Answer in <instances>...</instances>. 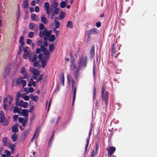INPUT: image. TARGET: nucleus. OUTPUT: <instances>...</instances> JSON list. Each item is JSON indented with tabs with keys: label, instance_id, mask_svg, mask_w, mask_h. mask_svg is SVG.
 <instances>
[{
	"label": "nucleus",
	"instance_id": "obj_60",
	"mask_svg": "<svg viewBox=\"0 0 157 157\" xmlns=\"http://www.w3.org/2000/svg\"><path fill=\"white\" fill-rule=\"evenodd\" d=\"M120 23L123 25H124L125 23V21L124 19H122L120 21Z\"/></svg>",
	"mask_w": 157,
	"mask_h": 157
},
{
	"label": "nucleus",
	"instance_id": "obj_32",
	"mask_svg": "<svg viewBox=\"0 0 157 157\" xmlns=\"http://www.w3.org/2000/svg\"><path fill=\"white\" fill-rule=\"evenodd\" d=\"M30 54L28 52L24 53L23 55V57L25 59H27L28 58L30 57Z\"/></svg>",
	"mask_w": 157,
	"mask_h": 157
},
{
	"label": "nucleus",
	"instance_id": "obj_1",
	"mask_svg": "<svg viewBox=\"0 0 157 157\" xmlns=\"http://www.w3.org/2000/svg\"><path fill=\"white\" fill-rule=\"evenodd\" d=\"M23 79H24L23 77L20 76L18 78L13 79L12 80V82L14 86H18L21 84L23 87H24L26 86V81Z\"/></svg>",
	"mask_w": 157,
	"mask_h": 157
},
{
	"label": "nucleus",
	"instance_id": "obj_28",
	"mask_svg": "<svg viewBox=\"0 0 157 157\" xmlns=\"http://www.w3.org/2000/svg\"><path fill=\"white\" fill-rule=\"evenodd\" d=\"M76 89L77 88L76 87H75V86L72 87L71 90L72 92L73 93V97L74 98H75Z\"/></svg>",
	"mask_w": 157,
	"mask_h": 157
},
{
	"label": "nucleus",
	"instance_id": "obj_3",
	"mask_svg": "<svg viewBox=\"0 0 157 157\" xmlns=\"http://www.w3.org/2000/svg\"><path fill=\"white\" fill-rule=\"evenodd\" d=\"M0 123L4 126H7L10 123L9 119L6 118L4 114V112L1 111L0 112Z\"/></svg>",
	"mask_w": 157,
	"mask_h": 157
},
{
	"label": "nucleus",
	"instance_id": "obj_53",
	"mask_svg": "<svg viewBox=\"0 0 157 157\" xmlns=\"http://www.w3.org/2000/svg\"><path fill=\"white\" fill-rule=\"evenodd\" d=\"M9 147L11 149V150H14V149L15 147V145L14 144H10L9 146Z\"/></svg>",
	"mask_w": 157,
	"mask_h": 157
},
{
	"label": "nucleus",
	"instance_id": "obj_39",
	"mask_svg": "<svg viewBox=\"0 0 157 157\" xmlns=\"http://www.w3.org/2000/svg\"><path fill=\"white\" fill-rule=\"evenodd\" d=\"M44 7L45 10L47 9H50L49 3L48 2L45 3L44 4Z\"/></svg>",
	"mask_w": 157,
	"mask_h": 157
},
{
	"label": "nucleus",
	"instance_id": "obj_52",
	"mask_svg": "<svg viewBox=\"0 0 157 157\" xmlns=\"http://www.w3.org/2000/svg\"><path fill=\"white\" fill-rule=\"evenodd\" d=\"M71 77L70 74H68L67 76V80L68 82L71 81Z\"/></svg>",
	"mask_w": 157,
	"mask_h": 157
},
{
	"label": "nucleus",
	"instance_id": "obj_35",
	"mask_svg": "<svg viewBox=\"0 0 157 157\" xmlns=\"http://www.w3.org/2000/svg\"><path fill=\"white\" fill-rule=\"evenodd\" d=\"M65 14V12L62 11L60 12L59 15V17L61 19H62L64 17Z\"/></svg>",
	"mask_w": 157,
	"mask_h": 157
},
{
	"label": "nucleus",
	"instance_id": "obj_33",
	"mask_svg": "<svg viewBox=\"0 0 157 157\" xmlns=\"http://www.w3.org/2000/svg\"><path fill=\"white\" fill-rule=\"evenodd\" d=\"M29 128H28L23 133L22 135L24 136V138H25L26 136L28 134L29 132Z\"/></svg>",
	"mask_w": 157,
	"mask_h": 157
},
{
	"label": "nucleus",
	"instance_id": "obj_25",
	"mask_svg": "<svg viewBox=\"0 0 157 157\" xmlns=\"http://www.w3.org/2000/svg\"><path fill=\"white\" fill-rule=\"evenodd\" d=\"M67 27H69L70 29H72L73 28L72 22L71 21H68L67 25Z\"/></svg>",
	"mask_w": 157,
	"mask_h": 157
},
{
	"label": "nucleus",
	"instance_id": "obj_49",
	"mask_svg": "<svg viewBox=\"0 0 157 157\" xmlns=\"http://www.w3.org/2000/svg\"><path fill=\"white\" fill-rule=\"evenodd\" d=\"M96 87H94V93H93V98L94 100L96 98L95 96L96 95Z\"/></svg>",
	"mask_w": 157,
	"mask_h": 157
},
{
	"label": "nucleus",
	"instance_id": "obj_58",
	"mask_svg": "<svg viewBox=\"0 0 157 157\" xmlns=\"http://www.w3.org/2000/svg\"><path fill=\"white\" fill-rule=\"evenodd\" d=\"M61 81H62V84L63 86H64V75H63V74L62 75L61 78Z\"/></svg>",
	"mask_w": 157,
	"mask_h": 157
},
{
	"label": "nucleus",
	"instance_id": "obj_37",
	"mask_svg": "<svg viewBox=\"0 0 157 157\" xmlns=\"http://www.w3.org/2000/svg\"><path fill=\"white\" fill-rule=\"evenodd\" d=\"M67 4V3L64 1H62L60 4V6L61 8H64L66 5Z\"/></svg>",
	"mask_w": 157,
	"mask_h": 157
},
{
	"label": "nucleus",
	"instance_id": "obj_46",
	"mask_svg": "<svg viewBox=\"0 0 157 157\" xmlns=\"http://www.w3.org/2000/svg\"><path fill=\"white\" fill-rule=\"evenodd\" d=\"M41 48V50L43 52H46V48L43 45H41L40 46Z\"/></svg>",
	"mask_w": 157,
	"mask_h": 157
},
{
	"label": "nucleus",
	"instance_id": "obj_54",
	"mask_svg": "<svg viewBox=\"0 0 157 157\" xmlns=\"http://www.w3.org/2000/svg\"><path fill=\"white\" fill-rule=\"evenodd\" d=\"M23 46L22 45H20L19 46V50L18 52V54H20L22 52Z\"/></svg>",
	"mask_w": 157,
	"mask_h": 157
},
{
	"label": "nucleus",
	"instance_id": "obj_61",
	"mask_svg": "<svg viewBox=\"0 0 157 157\" xmlns=\"http://www.w3.org/2000/svg\"><path fill=\"white\" fill-rule=\"evenodd\" d=\"M95 25L97 28H99L101 26V23L100 22H97Z\"/></svg>",
	"mask_w": 157,
	"mask_h": 157
},
{
	"label": "nucleus",
	"instance_id": "obj_20",
	"mask_svg": "<svg viewBox=\"0 0 157 157\" xmlns=\"http://www.w3.org/2000/svg\"><path fill=\"white\" fill-rule=\"evenodd\" d=\"M23 7L24 9L27 8L28 6V0H23Z\"/></svg>",
	"mask_w": 157,
	"mask_h": 157
},
{
	"label": "nucleus",
	"instance_id": "obj_16",
	"mask_svg": "<svg viewBox=\"0 0 157 157\" xmlns=\"http://www.w3.org/2000/svg\"><path fill=\"white\" fill-rule=\"evenodd\" d=\"M41 21L44 24L47 23L48 20L44 16L41 15L40 17Z\"/></svg>",
	"mask_w": 157,
	"mask_h": 157
},
{
	"label": "nucleus",
	"instance_id": "obj_47",
	"mask_svg": "<svg viewBox=\"0 0 157 157\" xmlns=\"http://www.w3.org/2000/svg\"><path fill=\"white\" fill-rule=\"evenodd\" d=\"M5 151L7 157H9L10 156H11V153L10 151H8L7 150H5Z\"/></svg>",
	"mask_w": 157,
	"mask_h": 157
},
{
	"label": "nucleus",
	"instance_id": "obj_41",
	"mask_svg": "<svg viewBox=\"0 0 157 157\" xmlns=\"http://www.w3.org/2000/svg\"><path fill=\"white\" fill-rule=\"evenodd\" d=\"M111 51H117L116 49V44L114 43H113L111 46Z\"/></svg>",
	"mask_w": 157,
	"mask_h": 157
},
{
	"label": "nucleus",
	"instance_id": "obj_38",
	"mask_svg": "<svg viewBox=\"0 0 157 157\" xmlns=\"http://www.w3.org/2000/svg\"><path fill=\"white\" fill-rule=\"evenodd\" d=\"M97 71V67L96 65L94 64L93 65V75L94 77L95 76V74L96 73Z\"/></svg>",
	"mask_w": 157,
	"mask_h": 157
},
{
	"label": "nucleus",
	"instance_id": "obj_34",
	"mask_svg": "<svg viewBox=\"0 0 157 157\" xmlns=\"http://www.w3.org/2000/svg\"><path fill=\"white\" fill-rule=\"evenodd\" d=\"M54 137V134H53L52 136H51V138H50L49 141V144H48V145L49 147H51L52 143V141H53V138Z\"/></svg>",
	"mask_w": 157,
	"mask_h": 157
},
{
	"label": "nucleus",
	"instance_id": "obj_40",
	"mask_svg": "<svg viewBox=\"0 0 157 157\" xmlns=\"http://www.w3.org/2000/svg\"><path fill=\"white\" fill-rule=\"evenodd\" d=\"M55 39V36L54 34L50 36V39L49 40L51 41L52 42L54 41Z\"/></svg>",
	"mask_w": 157,
	"mask_h": 157
},
{
	"label": "nucleus",
	"instance_id": "obj_36",
	"mask_svg": "<svg viewBox=\"0 0 157 157\" xmlns=\"http://www.w3.org/2000/svg\"><path fill=\"white\" fill-rule=\"evenodd\" d=\"M10 72V69L8 68H6L5 69L4 73L5 76H7L9 75Z\"/></svg>",
	"mask_w": 157,
	"mask_h": 157
},
{
	"label": "nucleus",
	"instance_id": "obj_44",
	"mask_svg": "<svg viewBox=\"0 0 157 157\" xmlns=\"http://www.w3.org/2000/svg\"><path fill=\"white\" fill-rule=\"evenodd\" d=\"M34 33L33 32H30L29 33L28 37L30 38H32L34 36Z\"/></svg>",
	"mask_w": 157,
	"mask_h": 157
},
{
	"label": "nucleus",
	"instance_id": "obj_17",
	"mask_svg": "<svg viewBox=\"0 0 157 157\" xmlns=\"http://www.w3.org/2000/svg\"><path fill=\"white\" fill-rule=\"evenodd\" d=\"M32 73L33 75L39 76L40 72L39 70L36 68H34L32 71Z\"/></svg>",
	"mask_w": 157,
	"mask_h": 157
},
{
	"label": "nucleus",
	"instance_id": "obj_31",
	"mask_svg": "<svg viewBox=\"0 0 157 157\" xmlns=\"http://www.w3.org/2000/svg\"><path fill=\"white\" fill-rule=\"evenodd\" d=\"M47 60L45 59H42L41 61V67L43 68H44L45 66L46 65Z\"/></svg>",
	"mask_w": 157,
	"mask_h": 157
},
{
	"label": "nucleus",
	"instance_id": "obj_43",
	"mask_svg": "<svg viewBox=\"0 0 157 157\" xmlns=\"http://www.w3.org/2000/svg\"><path fill=\"white\" fill-rule=\"evenodd\" d=\"M22 98H23L24 100L25 101H29V97L28 95H26L24 96V95H22Z\"/></svg>",
	"mask_w": 157,
	"mask_h": 157
},
{
	"label": "nucleus",
	"instance_id": "obj_18",
	"mask_svg": "<svg viewBox=\"0 0 157 157\" xmlns=\"http://www.w3.org/2000/svg\"><path fill=\"white\" fill-rule=\"evenodd\" d=\"M29 96L30 98L32 99L34 101L36 102L38 100V98L37 96H34L33 94H30Z\"/></svg>",
	"mask_w": 157,
	"mask_h": 157
},
{
	"label": "nucleus",
	"instance_id": "obj_24",
	"mask_svg": "<svg viewBox=\"0 0 157 157\" xmlns=\"http://www.w3.org/2000/svg\"><path fill=\"white\" fill-rule=\"evenodd\" d=\"M24 39V37L21 36L20 37L19 40V43L21 44V45L23 46L24 44V42L23 41Z\"/></svg>",
	"mask_w": 157,
	"mask_h": 157
},
{
	"label": "nucleus",
	"instance_id": "obj_59",
	"mask_svg": "<svg viewBox=\"0 0 157 157\" xmlns=\"http://www.w3.org/2000/svg\"><path fill=\"white\" fill-rule=\"evenodd\" d=\"M29 48L28 47H25L24 48L23 51L24 53H27V52H29Z\"/></svg>",
	"mask_w": 157,
	"mask_h": 157
},
{
	"label": "nucleus",
	"instance_id": "obj_63",
	"mask_svg": "<svg viewBox=\"0 0 157 157\" xmlns=\"http://www.w3.org/2000/svg\"><path fill=\"white\" fill-rule=\"evenodd\" d=\"M18 120L20 123H22L24 122V119L23 118L19 117L18 118Z\"/></svg>",
	"mask_w": 157,
	"mask_h": 157
},
{
	"label": "nucleus",
	"instance_id": "obj_7",
	"mask_svg": "<svg viewBox=\"0 0 157 157\" xmlns=\"http://www.w3.org/2000/svg\"><path fill=\"white\" fill-rule=\"evenodd\" d=\"M20 73L21 74L23 75V77L24 79H26L28 77V74L27 72V70H25V68L24 67H22L21 71Z\"/></svg>",
	"mask_w": 157,
	"mask_h": 157
},
{
	"label": "nucleus",
	"instance_id": "obj_2",
	"mask_svg": "<svg viewBox=\"0 0 157 157\" xmlns=\"http://www.w3.org/2000/svg\"><path fill=\"white\" fill-rule=\"evenodd\" d=\"M87 57L85 56L83 57L82 56L79 57L78 62V67L79 68H85L86 66Z\"/></svg>",
	"mask_w": 157,
	"mask_h": 157
},
{
	"label": "nucleus",
	"instance_id": "obj_55",
	"mask_svg": "<svg viewBox=\"0 0 157 157\" xmlns=\"http://www.w3.org/2000/svg\"><path fill=\"white\" fill-rule=\"evenodd\" d=\"M55 23V26L56 28H58L59 27L60 23L59 22L56 21V22H54Z\"/></svg>",
	"mask_w": 157,
	"mask_h": 157
},
{
	"label": "nucleus",
	"instance_id": "obj_42",
	"mask_svg": "<svg viewBox=\"0 0 157 157\" xmlns=\"http://www.w3.org/2000/svg\"><path fill=\"white\" fill-rule=\"evenodd\" d=\"M36 25L35 24H33L32 23H30L29 24V28L30 29H32L33 28H34L35 26H36Z\"/></svg>",
	"mask_w": 157,
	"mask_h": 157
},
{
	"label": "nucleus",
	"instance_id": "obj_12",
	"mask_svg": "<svg viewBox=\"0 0 157 157\" xmlns=\"http://www.w3.org/2000/svg\"><path fill=\"white\" fill-rule=\"evenodd\" d=\"M74 72V75L76 81H78L79 80V70L78 68H77L76 69H75Z\"/></svg>",
	"mask_w": 157,
	"mask_h": 157
},
{
	"label": "nucleus",
	"instance_id": "obj_10",
	"mask_svg": "<svg viewBox=\"0 0 157 157\" xmlns=\"http://www.w3.org/2000/svg\"><path fill=\"white\" fill-rule=\"evenodd\" d=\"M98 144H96V147L95 148V151L94 150L92 151V152L91 153V155L90 157H95L96 156L98 151Z\"/></svg>",
	"mask_w": 157,
	"mask_h": 157
},
{
	"label": "nucleus",
	"instance_id": "obj_4",
	"mask_svg": "<svg viewBox=\"0 0 157 157\" xmlns=\"http://www.w3.org/2000/svg\"><path fill=\"white\" fill-rule=\"evenodd\" d=\"M109 92L108 91L105 93L104 86L103 85L101 88V96L103 100L104 101L105 104L106 106H108Z\"/></svg>",
	"mask_w": 157,
	"mask_h": 157
},
{
	"label": "nucleus",
	"instance_id": "obj_8",
	"mask_svg": "<svg viewBox=\"0 0 157 157\" xmlns=\"http://www.w3.org/2000/svg\"><path fill=\"white\" fill-rule=\"evenodd\" d=\"M116 148L114 147H110L108 149L107 154L109 156H111L115 152Z\"/></svg>",
	"mask_w": 157,
	"mask_h": 157
},
{
	"label": "nucleus",
	"instance_id": "obj_26",
	"mask_svg": "<svg viewBox=\"0 0 157 157\" xmlns=\"http://www.w3.org/2000/svg\"><path fill=\"white\" fill-rule=\"evenodd\" d=\"M8 98L10 99L9 101V104L10 106L13 102V96L12 97L10 95H8Z\"/></svg>",
	"mask_w": 157,
	"mask_h": 157
},
{
	"label": "nucleus",
	"instance_id": "obj_23",
	"mask_svg": "<svg viewBox=\"0 0 157 157\" xmlns=\"http://www.w3.org/2000/svg\"><path fill=\"white\" fill-rule=\"evenodd\" d=\"M2 142L3 143V145L4 146H7V142L8 140V138L4 137L2 139Z\"/></svg>",
	"mask_w": 157,
	"mask_h": 157
},
{
	"label": "nucleus",
	"instance_id": "obj_64",
	"mask_svg": "<svg viewBox=\"0 0 157 157\" xmlns=\"http://www.w3.org/2000/svg\"><path fill=\"white\" fill-rule=\"evenodd\" d=\"M18 117V116L17 115H14L13 116V119L14 121H17V118Z\"/></svg>",
	"mask_w": 157,
	"mask_h": 157
},
{
	"label": "nucleus",
	"instance_id": "obj_48",
	"mask_svg": "<svg viewBox=\"0 0 157 157\" xmlns=\"http://www.w3.org/2000/svg\"><path fill=\"white\" fill-rule=\"evenodd\" d=\"M44 25L42 23H40L39 24V29L40 30H42L44 28Z\"/></svg>",
	"mask_w": 157,
	"mask_h": 157
},
{
	"label": "nucleus",
	"instance_id": "obj_13",
	"mask_svg": "<svg viewBox=\"0 0 157 157\" xmlns=\"http://www.w3.org/2000/svg\"><path fill=\"white\" fill-rule=\"evenodd\" d=\"M28 109H23L21 111L20 114L22 115L24 117H28Z\"/></svg>",
	"mask_w": 157,
	"mask_h": 157
},
{
	"label": "nucleus",
	"instance_id": "obj_19",
	"mask_svg": "<svg viewBox=\"0 0 157 157\" xmlns=\"http://www.w3.org/2000/svg\"><path fill=\"white\" fill-rule=\"evenodd\" d=\"M37 55L36 54H34L33 57H30L29 58V60L33 62H34L36 61L37 59Z\"/></svg>",
	"mask_w": 157,
	"mask_h": 157
},
{
	"label": "nucleus",
	"instance_id": "obj_62",
	"mask_svg": "<svg viewBox=\"0 0 157 157\" xmlns=\"http://www.w3.org/2000/svg\"><path fill=\"white\" fill-rule=\"evenodd\" d=\"M42 40H40L38 41L36 43L37 45L38 46L41 45V44L42 43Z\"/></svg>",
	"mask_w": 157,
	"mask_h": 157
},
{
	"label": "nucleus",
	"instance_id": "obj_51",
	"mask_svg": "<svg viewBox=\"0 0 157 157\" xmlns=\"http://www.w3.org/2000/svg\"><path fill=\"white\" fill-rule=\"evenodd\" d=\"M28 103L26 102H25L22 105L21 107L22 106L24 108H26L28 106Z\"/></svg>",
	"mask_w": 157,
	"mask_h": 157
},
{
	"label": "nucleus",
	"instance_id": "obj_5",
	"mask_svg": "<svg viewBox=\"0 0 157 157\" xmlns=\"http://www.w3.org/2000/svg\"><path fill=\"white\" fill-rule=\"evenodd\" d=\"M99 32L98 30L95 28H92L90 30H87L86 33V34L87 36H90L91 34H98Z\"/></svg>",
	"mask_w": 157,
	"mask_h": 157
},
{
	"label": "nucleus",
	"instance_id": "obj_22",
	"mask_svg": "<svg viewBox=\"0 0 157 157\" xmlns=\"http://www.w3.org/2000/svg\"><path fill=\"white\" fill-rule=\"evenodd\" d=\"M31 19L32 20L37 21L38 20V18L37 16L34 13H32L31 16Z\"/></svg>",
	"mask_w": 157,
	"mask_h": 157
},
{
	"label": "nucleus",
	"instance_id": "obj_11",
	"mask_svg": "<svg viewBox=\"0 0 157 157\" xmlns=\"http://www.w3.org/2000/svg\"><path fill=\"white\" fill-rule=\"evenodd\" d=\"M94 48L95 46L94 45H93L90 48V57L92 58L94 57Z\"/></svg>",
	"mask_w": 157,
	"mask_h": 157
},
{
	"label": "nucleus",
	"instance_id": "obj_30",
	"mask_svg": "<svg viewBox=\"0 0 157 157\" xmlns=\"http://www.w3.org/2000/svg\"><path fill=\"white\" fill-rule=\"evenodd\" d=\"M11 138L12 139L13 141H16L17 140V134L15 133H14L11 136Z\"/></svg>",
	"mask_w": 157,
	"mask_h": 157
},
{
	"label": "nucleus",
	"instance_id": "obj_50",
	"mask_svg": "<svg viewBox=\"0 0 157 157\" xmlns=\"http://www.w3.org/2000/svg\"><path fill=\"white\" fill-rule=\"evenodd\" d=\"M3 105L4 109L6 110H7L8 107V105L6 103H3Z\"/></svg>",
	"mask_w": 157,
	"mask_h": 157
},
{
	"label": "nucleus",
	"instance_id": "obj_29",
	"mask_svg": "<svg viewBox=\"0 0 157 157\" xmlns=\"http://www.w3.org/2000/svg\"><path fill=\"white\" fill-rule=\"evenodd\" d=\"M58 2L56 1V0H54L53 3L51 5V6H52V8H56V7L58 6Z\"/></svg>",
	"mask_w": 157,
	"mask_h": 157
},
{
	"label": "nucleus",
	"instance_id": "obj_57",
	"mask_svg": "<svg viewBox=\"0 0 157 157\" xmlns=\"http://www.w3.org/2000/svg\"><path fill=\"white\" fill-rule=\"evenodd\" d=\"M20 98L16 97V98L15 105L17 106H18V104L19 102Z\"/></svg>",
	"mask_w": 157,
	"mask_h": 157
},
{
	"label": "nucleus",
	"instance_id": "obj_6",
	"mask_svg": "<svg viewBox=\"0 0 157 157\" xmlns=\"http://www.w3.org/2000/svg\"><path fill=\"white\" fill-rule=\"evenodd\" d=\"M75 63L76 62L75 59L73 58L70 59V67L71 69L74 70L77 68Z\"/></svg>",
	"mask_w": 157,
	"mask_h": 157
},
{
	"label": "nucleus",
	"instance_id": "obj_27",
	"mask_svg": "<svg viewBox=\"0 0 157 157\" xmlns=\"http://www.w3.org/2000/svg\"><path fill=\"white\" fill-rule=\"evenodd\" d=\"M59 13L58 8H55L54 10L53 11L52 13V16H55V15H57Z\"/></svg>",
	"mask_w": 157,
	"mask_h": 157
},
{
	"label": "nucleus",
	"instance_id": "obj_56",
	"mask_svg": "<svg viewBox=\"0 0 157 157\" xmlns=\"http://www.w3.org/2000/svg\"><path fill=\"white\" fill-rule=\"evenodd\" d=\"M54 48V45L53 44H51L49 45V51L51 52L52 51Z\"/></svg>",
	"mask_w": 157,
	"mask_h": 157
},
{
	"label": "nucleus",
	"instance_id": "obj_45",
	"mask_svg": "<svg viewBox=\"0 0 157 157\" xmlns=\"http://www.w3.org/2000/svg\"><path fill=\"white\" fill-rule=\"evenodd\" d=\"M43 74H41V75H39V77L37 78L36 79V82H38L40 81L42 79V78H43Z\"/></svg>",
	"mask_w": 157,
	"mask_h": 157
},
{
	"label": "nucleus",
	"instance_id": "obj_21",
	"mask_svg": "<svg viewBox=\"0 0 157 157\" xmlns=\"http://www.w3.org/2000/svg\"><path fill=\"white\" fill-rule=\"evenodd\" d=\"M18 128L17 127V125L16 124H14L12 127V131L13 132H18Z\"/></svg>",
	"mask_w": 157,
	"mask_h": 157
},
{
	"label": "nucleus",
	"instance_id": "obj_9",
	"mask_svg": "<svg viewBox=\"0 0 157 157\" xmlns=\"http://www.w3.org/2000/svg\"><path fill=\"white\" fill-rule=\"evenodd\" d=\"M92 131V128H90V131L89 132L88 137L87 139L86 140V145L85 146V153H86L87 151V149L88 147L89 146L90 136V135H91V133H91Z\"/></svg>",
	"mask_w": 157,
	"mask_h": 157
},
{
	"label": "nucleus",
	"instance_id": "obj_14",
	"mask_svg": "<svg viewBox=\"0 0 157 157\" xmlns=\"http://www.w3.org/2000/svg\"><path fill=\"white\" fill-rule=\"evenodd\" d=\"M43 35H45L48 37H49V35L51 34V32L46 30V28H45L44 29V30L42 32Z\"/></svg>",
	"mask_w": 157,
	"mask_h": 157
},
{
	"label": "nucleus",
	"instance_id": "obj_15",
	"mask_svg": "<svg viewBox=\"0 0 157 157\" xmlns=\"http://www.w3.org/2000/svg\"><path fill=\"white\" fill-rule=\"evenodd\" d=\"M21 111V109H20L17 106H15L14 107L13 110V113L14 114H15L16 113H18L19 114L20 113V112Z\"/></svg>",
	"mask_w": 157,
	"mask_h": 157
}]
</instances>
